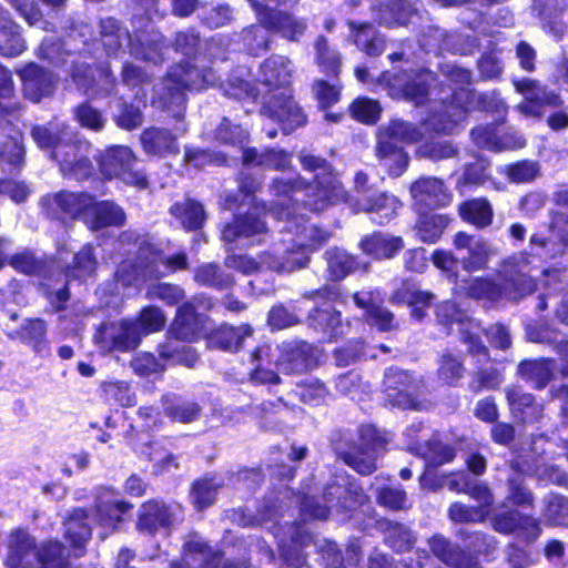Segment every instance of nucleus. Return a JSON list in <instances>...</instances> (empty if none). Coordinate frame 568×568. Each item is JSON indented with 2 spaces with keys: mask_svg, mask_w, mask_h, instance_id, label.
<instances>
[{
  "mask_svg": "<svg viewBox=\"0 0 568 568\" xmlns=\"http://www.w3.org/2000/svg\"><path fill=\"white\" fill-rule=\"evenodd\" d=\"M298 159L304 170L316 172L315 182L307 183L301 176L292 180L275 179L271 185L274 195L302 203L303 209L310 212H322L345 199V190L326 160L303 152Z\"/></svg>",
  "mask_w": 568,
  "mask_h": 568,
  "instance_id": "1",
  "label": "nucleus"
},
{
  "mask_svg": "<svg viewBox=\"0 0 568 568\" xmlns=\"http://www.w3.org/2000/svg\"><path fill=\"white\" fill-rule=\"evenodd\" d=\"M290 201L283 199L277 202L273 212L277 219L287 220V231L295 233L294 247L298 250L288 248L282 256L272 253H263L261 256L262 264L278 274L291 273L305 267L310 261L306 250H316L331 239L328 231L306 222L303 214H297L300 203L294 202L293 207H290ZM301 205L303 206L302 203Z\"/></svg>",
  "mask_w": 568,
  "mask_h": 568,
  "instance_id": "2",
  "label": "nucleus"
},
{
  "mask_svg": "<svg viewBox=\"0 0 568 568\" xmlns=\"http://www.w3.org/2000/svg\"><path fill=\"white\" fill-rule=\"evenodd\" d=\"M442 74L452 83L459 85L449 103L442 102L428 119V125L438 133L452 134L456 126L465 120L468 106L477 99L478 106L486 110H499L504 102L496 92L480 93L464 87L471 83L473 73L469 69L456 63L440 64Z\"/></svg>",
  "mask_w": 568,
  "mask_h": 568,
  "instance_id": "3",
  "label": "nucleus"
},
{
  "mask_svg": "<svg viewBox=\"0 0 568 568\" xmlns=\"http://www.w3.org/2000/svg\"><path fill=\"white\" fill-rule=\"evenodd\" d=\"M211 69H199L190 63L173 65L166 78L155 89L154 104L168 111L174 119L183 118L186 108L185 90H202L215 83Z\"/></svg>",
  "mask_w": 568,
  "mask_h": 568,
  "instance_id": "4",
  "label": "nucleus"
},
{
  "mask_svg": "<svg viewBox=\"0 0 568 568\" xmlns=\"http://www.w3.org/2000/svg\"><path fill=\"white\" fill-rule=\"evenodd\" d=\"M528 260L525 254L509 257L504 262L500 273L504 276L503 286L486 278H474L467 285L466 293L474 298H486L490 301L504 296L508 300L518 301L530 294L535 288L532 278L527 275L525 268Z\"/></svg>",
  "mask_w": 568,
  "mask_h": 568,
  "instance_id": "5",
  "label": "nucleus"
},
{
  "mask_svg": "<svg viewBox=\"0 0 568 568\" xmlns=\"http://www.w3.org/2000/svg\"><path fill=\"white\" fill-rule=\"evenodd\" d=\"M465 548L443 535L433 536L428 544L433 555L450 568H483L478 556L490 555L496 542L493 536L481 531L465 532Z\"/></svg>",
  "mask_w": 568,
  "mask_h": 568,
  "instance_id": "6",
  "label": "nucleus"
},
{
  "mask_svg": "<svg viewBox=\"0 0 568 568\" xmlns=\"http://www.w3.org/2000/svg\"><path fill=\"white\" fill-rule=\"evenodd\" d=\"M322 499L324 504L316 497H305L301 503L303 516L326 519L331 508L339 513L349 511L364 503L365 495L348 476L336 475L333 481L326 485Z\"/></svg>",
  "mask_w": 568,
  "mask_h": 568,
  "instance_id": "7",
  "label": "nucleus"
},
{
  "mask_svg": "<svg viewBox=\"0 0 568 568\" xmlns=\"http://www.w3.org/2000/svg\"><path fill=\"white\" fill-rule=\"evenodd\" d=\"M361 444L353 443L351 436L339 435L334 439V450L345 464L362 475H369L376 469L377 450L385 447L387 440L372 425L363 426L359 429Z\"/></svg>",
  "mask_w": 568,
  "mask_h": 568,
  "instance_id": "8",
  "label": "nucleus"
},
{
  "mask_svg": "<svg viewBox=\"0 0 568 568\" xmlns=\"http://www.w3.org/2000/svg\"><path fill=\"white\" fill-rule=\"evenodd\" d=\"M419 139V131L413 124L402 120L392 121L379 133L375 152L387 166L390 175L399 176L408 165V155L398 142H415Z\"/></svg>",
  "mask_w": 568,
  "mask_h": 568,
  "instance_id": "9",
  "label": "nucleus"
},
{
  "mask_svg": "<svg viewBox=\"0 0 568 568\" xmlns=\"http://www.w3.org/2000/svg\"><path fill=\"white\" fill-rule=\"evenodd\" d=\"M91 143L72 132L65 142H59L51 158L59 163L60 172L65 179L83 181L94 171L91 161Z\"/></svg>",
  "mask_w": 568,
  "mask_h": 568,
  "instance_id": "10",
  "label": "nucleus"
},
{
  "mask_svg": "<svg viewBox=\"0 0 568 568\" xmlns=\"http://www.w3.org/2000/svg\"><path fill=\"white\" fill-rule=\"evenodd\" d=\"M434 82L435 74L425 69L395 74L384 72L378 78V83L388 90L390 97L403 98L416 104L424 103Z\"/></svg>",
  "mask_w": 568,
  "mask_h": 568,
  "instance_id": "11",
  "label": "nucleus"
},
{
  "mask_svg": "<svg viewBox=\"0 0 568 568\" xmlns=\"http://www.w3.org/2000/svg\"><path fill=\"white\" fill-rule=\"evenodd\" d=\"M135 156L130 148L113 145L102 151L98 156L101 173L108 178H118L124 183L146 189L149 185L144 172L134 170Z\"/></svg>",
  "mask_w": 568,
  "mask_h": 568,
  "instance_id": "12",
  "label": "nucleus"
},
{
  "mask_svg": "<svg viewBox=\"0 0 568 568\" xmlns=\"http://www.w3.org/2000/svg\"><path fill=\"white\" fill-rule=\"evenodd\" d=\"M436 316L438 322L449 327L453 324L458 325V332L462 341L468 345V352L471 355H479L488 359V348L480 342V325L475 322L465 311L460 310L456 303L446 301L437 306Z\"/></svg>",
  "mask_w": 568,
  "mask_h": 568,
  "instance_id": "13",
  "label": "nucleus"
},
{
  "mask_svg": "<svg viewBox=\"0 0 568 568\" xmlns=\"http://www.w3.org/2000/svg\"><path fill=\"white\" fill-rule=\"evenodd\" d=\"M529 247L532 255L545 262L568 255V215L556 214L549 227V235L534 234Z\"/></svg>",
  "mask_w": 568,
  "mask_h": 568,
  "instance_id": "14",
  "label": "nucleus"
},
{
  "mask_svg": "<svg viewBox=\"0 0 568 568\" xmlns=\"http://www.w3.org/2000/svg\"><path fill=\"white\" fill-rule=\"evenodd\" d=\"M94 341L104 352H130L139 346L141 333L134 321L104 322L97 329Z\"/></svg>",
  "mask_w": 568,
  "mask_h": 568,
  "instance_id": "15",
  "label": "nucleus"
},
{
  "mask_svg": "<svg viewBox=\"0 0 568 568\" xmlns=\"http://www.w3.org/2000/svg\"><path fill=\"white\" fill-rule=\"evenodd\" d=\"M182 520L183 510L181 505L149 500L141 506L136 526L139 530L151 535L160 530L169 535Z\"/></svg>",
  "mask_w": 568,
  "mask_h": 568,
  "instance_id": "16",
  "label": "nucleus"
},
{
  "mask_svg": "<svg viewBox=\"0 0 568 568\" xmlns=\"http://www.w3.org/2000/svg\"><path fill=\"white\" fill-rule=\"evenodd\" d=\"M90 203L91 195L84 192L60 191L40 199V205L45 215L59 221L78 219L83 221Z\"/></svg>",
  "mask_w": 568,
  "mask_h": 568,
  "instance_id": "17",
  "label": "nucleus"
},
{
  "mask_svg": "<svg viewBox=\"0 0 568 568\" xmlns=\"http://www.w3.org/2000/svg\"><path fill=\"white\" fill-rule=\"evenodd\" d=\"M118 245L124 252L134 251L136 253L138 257L133 265L136 275L150 278L162 277L163 273L155 266L158 251L148 235H140L133 230H126L119 235Z\"/></svg>",
  "mask_w": 568,
  "mask_h": 568,
  "instance_id": "18",
  "label": "nucleus"
},
{
  "mask_svg": "<svg viewBox=\"0 0 568 568\" xmlns=\"http://www.w3.org/2000/svg\"><path fill=\"white\" fill-rule=\"evenodd\" d=\"M355 212L376 213L378 219L374 221L378 224L388 223L396 214L399 202L395 196L385 192L371 187L354 193L349 199L345 193V199Z\"/></svg>",
  "mask_w": 568,
  "mask_h": 568,
  "instance_id": "19",
  "label": "nucleus"
},
{
  "mask_svg": "<svg viewBox=\"0 0 568 568\" xmlns=\"http://www.w3.org/2000/svg\"><path fill=\"white\" fill-rule=\"evenodd\" d=\"M337 296L338 292L335 287H323L304 294L305 298L324 301L323 305L316 307L310 315V325L326 334L329 339L343 333L341 313L331 305Z\"/></svg>",
  "mask_w": 568,
  "mask_h": 568,
  "instance_id": "20",
  "label": "nucleus"
},
{
  "mask_svg": "<svg viewBox=\"0 0 568 568\" xmlns=\"http://www.w3.org/2000/svg\"><path fill=\"white\" fill-rule=\"evenodd\" d=\"M262 113L278 122L285 134L306 123V115L286 91L266 98Z\"/></svg>",
  "mask_w": 568,
  "mask_h": 568,
  "instance_id": "21",
  "label": "nucleus"
},
{
  "mask_svg": "<svg viewBox=\"0 0 568 568\" xmlns=\"http://www.w3.org/2000/svg\"><path fill=\"white\" fill-rule=\"evenodd\" d=\"M293 78L292 62L287 57L273 54L260 67L258 80L268 88L271 95L290 92Z\"/></svg>",
  "mask_w": 568,
  "mask_h": 568,
  "instance_id": "22",
  "label": "nucleus"
},
{
  "mask_svg": "<svg viewBox=\"0 0 568 568\" xmlns=\"http://www.w3.org/2000/svg\"><path fill=\"white\" fill-rule=\"evenodd\" d=\"M465 42L471 48L477 45L475 38H464L458 33H447L435 26L426 27L419 38L420 47L426 51H447L459 54H467L471 51L470 48L464 47Z\"/></svg>",
  "mask_w": 568,
  "mask_h": 568,
  "instance_id": "23",
  "label": "nucleus"
},
{
  "mask_svg": "<svg viewBox=\"0 0 568 568\" xmlns=\"http://www.w3.org/2000/svg\"><path fill=\"white\" fill-rule=\"evenodd\" d=\"M457 251L466 250V254L459 257L466 271H479L486 267L489 257L494 254L491 245L481 237L458 232L454 237Z\"/></svg>",
  "mask_w": 568,
  "mask_h": 568,
  "instance_id": "24",
  "label": "nucleus"
},
{
  "mask_svg": "<svg viewBox=\"0 0 568 568\" xmlns=\"http://www.w3.org/2000/svg\"><path fill=\"white\" fill-rule=\"evenodd\" d=\"M505 396L509 412L518 423H536L542 418L544 405L537 403L535 396L525 392L521 386H507Z\"/></svg>",
  "mask_w": 568,
  "mask_h": 568,
  "instance_id": "25",
  "label": "nucleus"
},
{
  "mask_svg": "<svg viewBox=\"0 0 568 568\" xmlns=\"http://www.w3.org/2000/svg\"><path fill=\"white\" fill-rule=\"evenodd\" d=\"M222 556L211 552L205 541L199 536H191L184 545V556L179 561H173L170 568H232V565L220 567Z\"/></svg>",
  "mask_w": 568,
  "mask_h": 568,
  "instance_id": "26",
  "label": "nucleus"
},
{
  "mask_svg": "<svg viewBox=\"0 0 568 568\" xmlns=\"http://www.w3.org/2000/svg\"><path fill=\"white\" fill-rule=\"evenodd\" d=\"M22 81V90L27 99L33 102L54 91L57 78L36 63H29L18 71Z\"/></svg>",
  "mask_w": 568,
  "mask_h": 568,
  "instance_id": "27",
  "label": "nucleus"
},
{
  "mask_svg": "<svg viewBox=\"0 0 568 568\" xmlns=\"http://www.w3.org/2000/svg\"><path fill=\"white\" fill-rule=\"evenodd\" d=\"M410 194L417 205L425 209L446 206L452 201V194L440 179L423 176L410 186Z\"/></svg>",
  "mask_w": 568,
  "mask_h": 568,
  "instance_id": "28",
  "label": "nucleus"
},
{
  "mask_svg": "<svg viewBox=\"0 0 568 568\" xmlns=\"http://www.w3.org/2000/svg\"><path fill=\"white\" fill-rule=\"evenodd\" d=\"M258 22L293 42L298 41L307 30L306 19L277 10L258 11Z\"/></svg>",
  "mask_w": 568,
  "mask_h": 568,
  "instance_id": "29",
  "label": "nucleus"
},
{
  "mask_svg": "<svg viewBox=\"0 0 568 568\" xmlns=\"http://www.w3.org/2000/svg\"><path fill=\"white\" fill-rule=\"evenodd\" d=\"M124 210L113 201H94L88 205L87 214L83 216L84 224L91 231H98L108 226H121L125 223Z\"/></svg>",
  "mask_w": 568,
  "mask_h": 568,
  "instance_id": "30",
  "label": "nucleus"
},
{
  "mask_svg": "<svg viewBox=\"0 0 568 568\" xmlns=\"http://www.w3.org/2000/svg\"><path fill=\"white\" fill-rule=\"evenodd\" d=\"M36 540L23 529L14 530L8 542L7 566L9 568H36L32 559L36 558Z\"/></svg>",
  "mask_w": 568,
  "mask_h": 568,
  "instance_id": "31",
  "label": "nucleus"
},
{
  "mask_svg": "<svg viewBox=\"0 0 568 568\" xmlns=\"http://www.w3.org/2000/svg\"><path fill=\"white\" fill-rule=\"evenodd\" d=\"M266 223L254 212L236 215L231 223L222 230V240L226 243H235L240 240H248L266 233Z\"/></svg>",
  "mask_w": 568,
  "mask_h": 568,
  "instance_id": "32",
  "label": "nucleus"
},
{
  "mask_svg": "<svg viewBox=\"0 0 568 568\" xmlns=\"http://www.w3.org/2000/svg\"><path fill=\"white\" fill-rule=\"evenodd\" d=\"M314 347L305 342L288 345L278 361V368L286 374H297L313 368L316 365Z\"/></svg>",
  "mask_w": 568,
  "mask_h": 568,
  "instance_id": "33",
  "label": "nucleus"
},
{
  "mask_svg": "<svg viewBox=\"0 0 568 568\" xmlns=\"http://www.w3.org/2000/svg\"><path fill=\"white\" fill-rule=\"evenodd\" d=\"M143 151L151 155L166 156L180 153L176 136L165 128L151 126L140 138Z\"/></svg>",
  "mask_w": 568,
  "mask_h": 568,
  "instance_id": "34",
  "label": "nucleus"
},
{
  "mask_svg": "<svg viewBox=\"0 0 568 568\" xmlns=\"http://www.w3.org/2000/svg\"><path fill=\"white\" fill-rule=\"evenodd\" d=\"M384 386L387 397L397 405L408 407L412 404L410 395L416 384L407 372L396 367L388 368L385 373Z\"/></svg>",
  "mask_w": 568,
  "mask_h": 568,
  "instance_id": "35",
  "label": "nucleus"
},
{
  "mask_svg": "<svg viewBox=\"0 0 568 568\" xmlns=\"http://www.w3.org/2000/svg\"><path fill=\"white\" fill-rule=\"evenodd\" d=\"M168 47L163 42V36L155 30L135 33L131 43V55L136 59L159 63L163 60Z\"/></svg>",
  "mask_w": 568,
  "mask_h": 568,
  "instance_id": "36",
  "label": "nucleus"
},
{
  "mask_svg": "<svg viewBox=\"0 0 568 568\" xmlns=\"http://www.w3.org/2000/svg\"><path fill=\"white\" fill-rule=\"evenodd\" d=\"M183 342L192 341L170 336L169 331L165 341L158 346L160 358L165 361L168 364H181L187 367H193L196 364L199 356L193 347L185 345Z\"/></svg>",
  "mask_w": 568,
  "mask_h": 568,
  "instance_id": "37",
  "label": "nucleus"
},
{
  "mask_svg": "<svg viewBox=\"0 0 568 568\" xmlns=\"http://www.w3.org/2000/svg\"><path fill=\"white\" fill-rule=\"evenodd\" d=\"M347 26L352 31L354 43L365 54L378 57L384 52L386 47L385 39L375 30L372 23L349 20Z\"/></svg>",
  "mask_w": 568,
  "mask_h": 568,
  "instance_id": "38",
  "label": "nucleus"
},
{
  "mask_svg": "<svg viewBox=\"0 0 568 568\" xmlns=\"http://www.w3.org/2000/svg\"><path fill=\"white\" fill-rule=\"evenodd\" d=\"M416 13V8L408 0H387L378 8L377 21L387 28L405 27Z\"/></svg>",
  "mask_w": 568,
  "mask_h": 568,
  "instance_id": "39",
  "label": "nucleus"
},
{
  "mask_svg": "<svg viewBox=\"0 0 568 568\" xmlns=\"http://www.w3.org/2000/svg\"><path fill=\"white\" fill-rule=\"evenodd\" d=\"M47 325L40 318H27L23 321L19 331L9 333L11 339L19 338L21 342L30 345L34 353L44 356L49 353L47 341Z\"/></svg>",
  "mask_w": 568,
  "mask_h": 568,
  "instance_id": "40",
  "label": "nucleus"
},
{
  "mask_svg": "<svg viewBox=\"0 0 568 568\" xmlns=\"http://www.w3.org/2000/svg\"><path fill=\"white\" fill-rule=\"evenodd\" d=\"M26 49L20 27L11 19L10 13L0 6V53L18 55Z\"/></svg>",
  "mask_w": 568,
  "mask_h": 568,
  "instance_id": "41",
  "label": "nucleus"
},
{
  "mask_svg": "<svg viewBox=\"0 0 568 568\" xmlns=\"http://www.w3.org/2000/svg\"><path fill=\"white\" fill-rule=\"evenodd\" d=\"M200 329V317L193 302L182 304L169 328L170 336L193 341Z\"/></svg>",
  "mask_w": 568,
  "mask_h": 568,
  "instance_id": "42",
  "label": "nucleus"
},
{
  "mask_svg": "<svg viewBox=\"0 0 568 568\" xmlns=\"http://www.w3.org/2000/svg\"><path fill=\"white\" fill-rule=\"evenodd\" d=\"M100 41L108 55H116L124 45L131 51V43L134 39L129 32L121 28L113 18H105L100 21Z\"/></svg>",
  "mask_w": 568,
  "mask_h": 568,
  "instance_id": "43",
  "label": "nucleus"
},
{
  "mask_svg": "<svg viewBox=\"0 0 568 568\" xmlns=\"http://www.w3.org/2000/svg\"><path fill=\"white\" fill-rule=\"evenodd\" d=\"M403 247L402 237L384 233H374L361 241L363 252L376 258H390Z\"/></svg>",
  "mask_w": 568,
  "mask_h": 568,
  "instance_id": "44",
  "label": "nucleus"
},
{
  "mask_svg": "<svg viewBox=\"0 0 568 568\" xmlns=\"http://www.w3.org/2000/svg\"><path fill=\"white\" fill-rule=\"evenodd\" d=\"M353 300L358 307L366 311V320L369 324L377 326L381 331H390L396 327L394 315L376 304L371 293H355Z\"/></svg>",
  "mask_w": 568,
  "mask_h": 568,
  "instance_id": "45",
  "label": "nucleus"
},
{
  "mask_svg": "<svg viewBox=\"0 0 568 568\" xmlns=\"http://www.w3.org/2000/svg\"><path fill=\"white\" fill-rule=\"evenodd\" d=\"M243 164L282 171L290 166L291 159L290 154L283 150L268 149L258 152L255 148H247L243 151Z\"/></svg>",
  "mask_w": 568,
  "mask_h": 568,
  "instance_id": "46",
  "label": "nucleus"
},
{
  "mask_svg": "<svg viewBox=\"0 0 568 568\" xmlns=\"http://www.w3.org/2000/svg\"><path fill=\"white\" fill-rule=\"evenodd\" d=\"M458 213L463 221L485 229L493 223L494 210L488 200L477 197L464 201L459 204Z\"/></svg>",
  "mask_w": 568,
  "mask_h": 568,
  "instance_id": "47",
  "label": "nucleus"
},
{
  "mask_svg": "<svg viewBox=\"0 0 568 568\" xmlns=\"http://www.w3.org/2000/svg\"><path fill=\"white\" fill-rule=\"evenodd\" d=\"M251 333L248 325L240 327L223 325L210 335L209 344L220 349L236 352L241 348L243 341L251 336Z\"/></svg>",
  "mask_w": 568,
  "mask_h": 568,
  "instance_id": "48",
  "label": "nucleus"
},
{
  "mask_svg": "<svg viewBox=\"0 0 568 568\" xmlns=\"http://www.w3.org/2000/svg\"><path fill=\"white\" fill-rule=\"evenodd\" d=\"M315 63L327 77H337L341 71L342 55L328 43L324 36H318L314 42Z\"/></svg>",
  "mask_w": 568,
  "mask_h": 568,
  "instance_id": "49",
  "label": "nucleus"
},
{
  "mask_svg": "<svg viewBox=\"0 0 568 568\" xmlns=\"http://www.w3.org/2000/svg\"><path fill=\"white\" fill-rule=\"evenodd\" d=\"M552 361L531 359L523 361L517 367L518 375L530 382L538 389L544 388L552 377Z\"/></svg>",
  "mask_w": 568,
  "mask_h": 568,
  "instance_id": "50",
  "label": "nucleus"
},
{
  "mask_svg": "<svg viewBox=\"0 0 568 568\" xmlns=\"http://www.w3.org/2000/svg\"><path fill=\"white\" fill-rule=\"evenodd\" d=\"M170 212L187 230H197L205 221V212L202 204L192 199H185L182 202L175 203Z\"/></svg>",
  "mask_w": 568,
  "mask_h": 568,
  "instance_id": "51",
  "label": "nucleus"
},
{
  "mask_svg": "<svg viewBox=\"0 0 568 568\" xmlns=\"http://www.w3.org/2000/svg\"><path fill=\"white\" fill-rule=\"evenodd\" d=\"M496 528L503 532H511L517 529L525 530L530 539H536L540 535L539 523L537 519L528 516H521L517 511H509L501 515L496 520Z\"/></svg>",
  "mask_w": 568,
  "mask_h": 568,
  "instance_id": "52",
  "label": "nucleus"
},
{
  "mask_svg": "<svg viewBox=\"0 0 568 568\" xmlns=\"http://www.w3.org/2000/svg\"><path fill=\"white\" fill-rule=\"evenodd\" d=\"M194 281L200 285L216 290H227L234 283L233 276L224 272L221 266L215 263L200 265L194 272Z\"/></svg>",
  "mask_w": 568,
  "mask_h": 568,
  "instance_id": "53",
  "label": "nucleus"
},
{
  "mask_svg": "<svg viewBox=\"0 0 568 568\" xmlns=\"http://www.w3.org/2000/svg\"><path fill=\"white\" fill-rule=\"evenodd\" d=\"M327 270L333 280H342L359 267V263L353 255L338 247L325 252Z\"/></svg>",
  "mask_w": 568,
  "mask_h": 568,
  "instance_id": "54",
  "label": "nucleus"
},
{
  "mask_svg": "<svg viewBox=\"0 0 568 568\" xmlns=\"http://www.w3.org/2000/svg\"><path fill=\"white\" fill-rule=\"evenodd\" d=\"M88 515L83 509H75L65 520V537L74 548H82L91 537Z\"/></svg>",
  "mask_w": 568,
  "mask_h": 568,
  "instance_id": "55",
  "label": "nucleus"
},
{
  "mask_svg": "<svg viewBox=\"0 0 568 568\" xmlns=\"http://www.w3.org/2000/svg\"><path fill=\"white\" fill-rule=\"evenodd\" d=\"M224 486V480L220 477H204L196 480L191 490L193 504L197 509H203L212 505L215 500L217 489Z\"/></svg>",
  "mask_w": 568,
  "mask_h": 568,
  "instance_id": "56",
  "label": "nucleus"
},
{
  "mask_svg": "<svg viewBox=\"0 0 568 568\" xmlns=\"http://www.w3.org/2000/svg\"><path fill=\"white\" fill-rule=\"evenodd\" d=\"M24 163V149L18 136H12L0 148V168L4 173L20 171Z\"/></svg>",
  "mask_w": 568,
  "mask_h": 568,
  "instance_id": "57",
  "label": "nucleus"
},
{
  "mask_svg": "<svg viewBox=\"0 0 568 568\" xmlns=\"http://www.w3.org/2000/svg\"><path fill=\"white\" fill-rule=\"evenodd\" d=\"M36 559L39 568H68L64 547L59 541L42 542L36 550Z\"/></svg>",
  "mask_w": 568,
  "mask_h": 568,
  "instance_id": "58",
  "label": "nucleus"
},
{
  "mask_svg": "<svg viewBox=\"0 0 568 568\" xmlns=\"http://www.w3.org/2000/svg\"><path fill=\"white\" fill-rule=\"evenodd\" d=\"M202 412V407L196 402L192 400H170L165 398L164 413L173 420L180 423H192L196 420Z\"/></svg>",
  "mask_w": 568,
  "mask_h": 568,
  "instance_id": "59",
  "label": "nucleus"
},
{
  "mask_svg": "<svg viewBox=\"0 0 568 568\" xmlns=\"http://www.w3.org/2000/svg\"><path fill=\"white\" fill-rule=\"evenodd\" d=\"M458 153L457 148L449 140L430 139L420 144L417 155L432 161H443L455 158Z\"/></svg>",
  "mask_w": 568,
  "mask_h": 568,
  "instance_id": "60",
  "label": "nucleus"
},
{
  "mask_svg": "<svg viewBox=\"0 0 568 568\" xmlns=\"http://www.w3.org/2000/svg\"><path fill=\"white\" fill-rule=\"evenodd\" d=\"M542 518L549 525L568 526V499L559 495H548L545 499Z\"/></svg>",
  "mask_w": 568,
  "mask_h": 568,
  "instance_id": "61",
  "label": "nucleus"
},
{
  "mask_svg": "<svg viewBox=\"0 0 568 568\" xmlns=\"http://www.w3.org/2000/svg\"><path fill=\"white\" fill-rule=\"evenodd\" d=\"M130 508L132 505L125 501H102L97 508V519L101 526L113 530Z\"/></svg>",
  "mask_w": 568,
  "mask_h": 568,
  "instance_id": "62",
  "label": "nucleus"
},
{
  "mask_svg": "<svg viewBox=\"0 0 568 568\" xmlns=\"http://www.w3.org/2000/svg\"><path fill=\"white\" fill-rule=\"evenodd\" d=\"M447 225L448 219L444 215H426L416 225V233L422 242L430 244L438 241Z\"/></svg>",
  "mask_w": 568,
  "mask_h": 568,
  "instance_id": "63",
  "label": "nucleus"
},
{
  "mask_svg": "<svg viewBox=\"0 0 568 568\" xmlns=\"http://www.w3.org/2000/svg\"><path fill=\"white\" fill-rule=\"evenodd\" d=\"M72 131L65 124L58 125L54 130L45 126H34L32 129V138L36 143L42 149H51L55 151V145L59 142H65Z\"/></svg>",
  "mask_w": 568,
  "mask_h": 568,
  "instance_id": "64",
  "label": "nucleus"
}]
</instances>
